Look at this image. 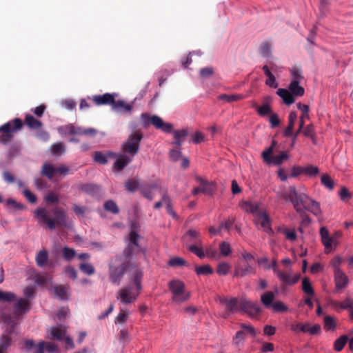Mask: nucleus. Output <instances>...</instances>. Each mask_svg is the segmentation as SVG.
Segmentation results:
<instances>
[{
	"label": "nucleus",
	"mask_w": 353,
	"mask_h": 353,
	"mask_svg": "<svg viewBox=\"0 0 353 353\" xmlns=\"http://www.w3.org/2000/svg\"><path fill=\"white\" fill-rule=\"evenodd\" d=\"M63 257L67 260L70 261L76 255V252L74 249L65 247L62 250Z\"/></svg>",
	"instance_id": "nucleus-53"
},
{
	"label": "nucleus",
	"mask_w": 353,
	"mask_h": 353,
	"mask_svg": "<svg viewBox=\"0 0 353 353\" xmlns=\"http://www.w3.org/2000/svg\"><path fill=\"white\" fill-rule=\"evenodd\" d=\"M82 190L89 194L95 195L100 192L101 188L94 184H85L82 186Z\"/></svg>",
	"instance_id": "nucleus-41"
},
{
	"label": "nucleus",
	"mask_w": 353,
	"mask_h": 353,
	"mask_svg": "<svg viewBox=\"0 0 353 353\" xmlns=\"http://www.w3.org/2000/svg\"><path fill=\"white\" fill-rule=\"evenodd\" d=\"M334 281L336 289L345 288L348 283V279L342 270L334 272Z\"/></svg>",
	"instance_id": "nucleus-18"
},
{
	"label": "nucleus",
	"mask_w": 353,
	"mask_h": 353,
	"mask_svg": "<svg viewBox=\"0 0 353 353\" xmlns=\"http://www.w3.org/2000/svg\"><path fill=\"white\" fill-rule=\"evenodd\" d=\"M80 270L88 274L92 275L95 272V269L94 266L90 263H82L79 265Z\"/></svg>",
	"instance_id": "nucleus-49"
},
{
	"label": "nucleus",
	"mask_w": 353,
	"mask_h": 353,
	"mask_svg": "<svg viewBox=\"0 0 353 353\" xmlns=\"http://www.w3.org/2000/svg\"><path fill=\"white\" fill-rule=\"evenodd\" d=\"M104 208L106 211L110 212L112 214H118L119 209L117 203L112 200H108L104 203Z\"/></svg>",
	"instance_id": "nucleus-47"
},
{
	"label": "nucleus",
	"mask_w": 353,
	"mask_h": 353,
	"mask_svg": "<svg viewBox=\"0 0 353 353\" xmlns=\"http://www.w3.org/2000/svg\"><path fill=\"white\" fill-rule=\"evenodd\" d=\"M22 120L19 118H15L12 121L7 122L0 126V143L7 144L13 137V134L20 130L23 127Z\"/></svg>",
	"instance_id": "nucleus-7"
},
{
	"label": "nucleus",
	"mask_w": 353,
	"mask_h": 353,
	"mask_svg": "<svg viewBox=\"0 0 353 353\" xmlns=\"http://www.w3.org/2000/svg\"><path fill=\"white\" fill-rule=\"evenodd\" d=\"M35 261L37 263V265L39 267H44L47 263L49 264V266L52 268L53 264L52 262H48V253L46 250H40L35 258Z\"/></svg>",
	"instance_id": "nucleus-22"
},
{
	"label": "nucleus",
	"mask_w": 353,
	"mask_h": 353,
	"mask_svg": "<svg viewBox=\"0 0 353 353\" xmlns=\"http://www.w3.org/2000/svg\"><path fill=\"white\" fill-rule=\"evenodd\" d=\"M183 242L187 249L200 259L205 257L202 247L201 234L199 230L190 229L183 236Z\"/></svg>",
	"instance_id": "nucleus-6"
},
{
	"label": "nucleus",
	"mask_w": 353,
	"mask_h": 353,
	"mask_svg": "<svg viewBox=\"0 0 353 353\" xmlns=\"http://www.w3.org/2000/svg\"><path fill=\"white\" fill-rule=\"evenodd\" d=\"M244 98L243 94H223L219 96V99L231 103L236 101L241 100Z\"/></svg>",
	"instance_id": "nucleus-42"
},
{
	"label": "nucleus",
	"mask_w": 353,
	"mask_h": 353,
	"mask_svg": "<svg viewBox=\"0 0 353 353\" xmlns=\"http://www.w3.org/2000/svg\"><path fill=\"white\" fill-rule=\"evenodd\" d=\"M24 346L27 351L34 348L33 353H43L45 350V341H41L36 345L34 341L29 339L25 341Z\"/></svg>",
	"instance_id": "nucleus-23"
},
{
	"label": "nucleus",
	"mask_w": 353,
	"mask_h": 353,
	"mask_svg": "<svg viewBox=\"0 0 353 353\" xmlns=\"http://www.w3.org/2000/svg\"><path fill=\"white\" fill-rule=\"evenodd\" d=\"M25 124L30 129H40L42 126L41 121L36 119L32 115L27 114L25 117Z\"/></svg>",
	"instance_id": "nucleus-32"
},
{
	"label": "nucleus",
	"mask_w": 353,
	"mask_h": 353,
	"mask_svg": "<svg viewBox=\"0 0 353 353\" xmlns=\"http://www.w3.org/2000/svg\"><path fill=\"white\" fill-rule=\"evenodd\" d=\"M275 298L274 293L272 291H267L261 296V302L266 308H270L274 304Z\"/></svg>",
	"instance_id": "nucleus-27"
},
{
	"label": "nucleus",
	"mask_w": 353,
	"mask_h": 353,
	"mask_svg": "<svg viewBox=\"0 0 353 353\" xmlns=\"http://www.w3.org/2000/svg\"><path fill=\"white\" fill-rule=\"evenodd\" d=\"M14 331L6 328L0 336V353H8V348L11 345L12 339L10 335Z\"/></svg>",
	"instance_id": "nucleus-16"
},
{
	"label": "nucleus",
	"mask_w": 353,
	"mask_h": 353,
	"mask_svg": "<svg viewBox=\"0 0 353 353\" xmlns=\"http://www.w3.org/2000/svg\"><path fill=\"white\" fill-rule=\"evenodd\" d=\"M258 220L260 222L263 230L268 234L273 232L270 225V219L269 216L265 212H259L257 214Z\"/></svg>",
	"instance_id": "nucleus-19"
},
{
	"label": "nucleus",
	"mask_w": 353,
	"mask_h": 353,
	"mask_svg": "<svg viewBox=\"0 0 353 353\" xmlns=\"http://www.w3.org/2000/svg\"><path fill=\"white\" fill-rule=\"evenodd\" d=\"M279 231L283 232L285 235L287 239L290 241H295L296 239V234L294 230H289L288 228H283V229H279Z\"/></svg>",
	"instance_id": "nucleus-54"
},
{
	"label": "nucleus",
	"mask_w": 353,
	"mask_h": 353,
	"mask_svg": "<svg viewBox=\"0 0 353 353\" xmlns=\"http://www.w3.org/2000/svg\"><path fill=\"white\" fill-rule=\"evenodd\" d=\"M303 168L304 174L310 176H316L319 173L318 167L312 165H308L303 167Z\"/></svg>",
	"instance_id": "nucleus-50"
},
{
	"label": "nucleus",
	"mask_w": 353,
	"mask_h": 353,
	"mask_svg": "<svg viewBox=\"0 0 353 353\" xmlns=\"http://www.w3.org/2000/svg\"><path fill=\"white\" fill-rule=\"evenodd\" d=\"M262 69L264 72V74H265V76L268 78L265 81V84L272 88H277L278 83L276 82L275 77H274V74L271 72V71L270 70L269 67L268 65H265L263 66Z\"/></svg>",
	"instance_id": "nucleus-30"
},
{
	"label": "nucleus",
	"mask_w": 353,
	"mask_h": 353,
	"mask_svg": "<svg viewBox=\"0 0 353 353\" xmlns=\"http://www.w3.org/2000/svg\"><path fill=\"white\" fill-rule=\"evenodd\" d=\"M272 269L274 272L276 274L277 277L280 281L285 285H292L296 283L300 279L301 275L296 274L292 275L290 273H287L283 271H280L277 268V263L276 260L272 261V265H268L266 267V270Z\"/></svg>",
	"instance_id": "nucleus-11"
},
{
	"label": "nucleus",
	"mask_w": 353,
	"mask_h": 353,
	"mask_svg": "<svg viewBox=\"0 0 353 353\" xmlns=\"http://www.w3.org/2000/svg\"><path fill=\"white\" fill-rule=\"evenodd\" d=\"M240 311L253 318L261 313V309L256 302H253L245 298H241Z\"/></svg>",
	"instance_id": "nucleus-13"
},
{
	"label": "nucleus",
	"mask_w": 353,
	"mask_h": 353,
	"mask_svg": "<svg viewBox=\"0 0 353 353\" xmlns=\"http://www.w3.org/2000/svg\"><path fill=\"white\" fill-rule=\"evenodd\" d=\"M51 152L54 155H61L65 152V146L62 143H57L51 146Z\"/></svg>",
	"instance_id": "nucleus-51"
},
{
	"label": "nucleus",
	"mask_w": 353,
	"mask_h": 353,
	"mask_svg": "<svg viewBox=\"0 0 353 353\" xmlns=\"http://www.w3.org/2000/svg\"><path fill=\"white\" fill-rule=\"evenodd\" d=\"M241 299L236 297H222L220 299V303L225 305V311L223 314L224 318H227L230 314L240 311Z\"/></svg>",
	"instance_id": "nucleus-12"
},
{
	"label": "nucleus",
	"mask_w": 353,
	"mask_h": 353,
	"mask_svg": "<svg viewBox=\"0 0 353 353\" xmlns=\"http://www.w3.org/2000/svg\"><path fill=\"white\" fill-rule=\"evenodd\" d=\"M291 75L293 79V81H299L303 79L302 72L301 69L297 68H293L290 70Z\"/></svg>",
	"instance_id": "nucleus-63"
},
{
	"label": "nucleus",
	"mask_w": 353,
	"mask_h": 353,
	"mask_svg": "<svg viewBox=\"0 0 353 353\" xmlns=\"http://www.w3.org/2000/svg\"><path fill=\"white\" fill-rule=\"evenodd\" d=\"M271 307L275 312H284L288 310V306L281 301H275Z\"/></svg>",
	"instance_id": "nucleus-52"
},
{
	"label": "nucleus",
	"mask_w": 353,
	"mask_h": 353,
	"mask_svg": "<svg viewBox=\"0 0 353 353\" xmlns=\"http://www.w3.org/2000/svg\"><path fill=\"white\" fill-rule=\"evenodd\" d=\"M69 286L68 285H55L54 286V292L55 295L61 300H67L69 298Z\"/></svg>",
	"instance_id": "nucleus-25"
},
{
	"label": "nucleus",
	"mask_w": 353,
	"mask_h": 353,
	"mask_svg": "<svg viewBox=\"0 0 353 353\" xmlns=\"http://www.w3.org/2000/svg\"><path fill=\"white\" fill-rule=\"evenodd\" d=\"M130 265V259H126L121 255H116L109 263V276L110 281L119 285L127 270Z\"/></svg>",
	"instance_id": "nucleus-5"
},
{
	"label": "nucleus",
	"mask_w": 353,
	"mask_h": 353,
	"mask_svg": "<svg viewBox=\"0 0 353 353\" xmlns=\"http://www.w3.org/2000/svg\"><path fill=\"white\" fill-rule=\"evenodd\" d=\"M139 182L137 179H129L125 183V189L130 192H133L140 187Z\"/></svg>",
	"instance_id": "nucleus-43"
},
{
	"label": "nucleus",
	"mask_w": 353,
	"mask_h": 353,
	"mask_svg": "<svg viewBox=\"0 0 353 353\" xmlns=\"http://www.w3.org/2000/svg\"><path fill=\"white\" fill-rule=\"evenodd\" d=\"M143 274L141 270H136L132 275V281L135 288L131 285L123 288L118 292L117 299L123 304H129L134 302L138 297L142 288L141 281Z\"/></svg>",
	"instance_id": "nucleus-3"
},
{
	"label": "nucleus",
	"mask_w": 353,
	"mask_h": 353,
	"mask_svg": "<svg viewBox=\"0 0 353 353\" xmlns=\"http://www.w3.org/2000/svg\"><path fill=\"white\" fill-rule=\"evenodd\" d=\"M157 185L156 183H142L139 187V191L143 195L144 197L149 200H152L153 199L152 195V190L157 188Z\"/></svg>",
	"instance_id": "nucleus-20"
},
{
	"label": "nucleus",
	"mask_w": 353,
	"mask_h": 353,
	"mask_svg": "<svg viewBox=\"0 0 353 353\" xmlns=\"http://www.w3.org/2000/svg\"><path fill=\"white\" fill-rule=\"evenodd\" d=\"M16 298L15 294L11 292L0 290V302H12Z\"/></svg>",
	"instance_id": "nucleus-45"
},
{
	"label": "nucleus",
	"mask_w": 353,
	"mask_h": 353,
	"mask_svg": "<svg viewBox=\"0 0 353 353\" xmlns=\"http://www.w3.org/2000/svg\"><path fill=\"white\" fill-rule=\"evenodd\" d=\"M303 133L305 137L311 138L313 141L314 140L315 133L314 128L313 125L310 124L307 125L305 128H303Z\"/></svg>",
	"instance_id": "nucleus-60"
},
{
	"label": "nucleus",
	"mask_w": 353,
	"mask_h": 353,
	"mask_svg": "<svg viewBox=\"0 0 353 353\" xmlns=\"http://www.w3.org/2000/svg\"><path fill=\"white\" fill-rule=\"evenodd\" d=\"M52 212L53 217L48 216V210L44 208H38L34 211V215L38 219L39 223L46 224L50 230H54L57 227H66L68 216L63 209L59 207L54 208Z\"/></svg>",
	"instance_id": "nucleus-2"
},
{
	"label": "nucleus",
	"mask_w": 353,
	"mask_h": 353,
	"mask_svg": "<svg viewBox=\"0 0 353 353\" xmlns=\"http://www.w3.org/2000/svg\"><path fill=\"white\" fill-rule=\"evenodd\" d=\"M283 198L290 201L296 212L303 218V223H310V219L305 211L312 213L315 216L321 214V208L319 202L311 199L303 192L297 191L294 186H290L287 191L283 192Z\"/></svg>",
	"instance_id": "nucleus-1"
},
{
	"label": "nucleus",
	"mask_w": 353,
	"mask_h": 353,
	"mask_svg": "<svg viewBox=\"0 0 353 353\" xmlns=\"http://www.w3.org/2000/svg\"><path fill=\"white\" fill-rule=\"evenodd\" d=\"M289 90L293 97H301L304 94V88L299 85V81H292L289 85Z\"/></svg>",
	"instance_id": "nucleus-29"
},
{
	"label": "nucleus",
	"mask_w": 353,
	"mask_h": 353,
	"mask_svg": "<svg viewBox=\"0 0 353 353\" xmlns=\"http://www.w3.org/2000/svg\"><path fill=\"white\" fill-rule=\"evenodd\" d=\"M255 273L254 268L249 264H245L242 266H237L235 268L234 276H241L243 277L248 274H252Z\"/></svg>",
	"instance_id": "nucleus-24"
},
{
	"label": "nucleus",
	"mask_w": 353,
	"mask_h": 353,
	"mask_svg": "<svg viewBox=\"0 0 353 353\" xmlns=\"http://www.w3.org/2000/svg\"><path fill=\"white\" fill-rule=\"evenodd\" d=\"M41 174L48 177L49 179H52L56 174L55 167L50 163H44L42 166Z\"/></svg>",
	"instance_id": "nucleus-33"
},
{
	"label": "nucleus",
	"mask_w": 353,
	"mask_h": 353,
	"mask_svg": "<svg viewBox=\"0 0 353 353\" xmlns=\"http://www.w3.org/2000/svg\"><path fill=\"white\" fill-rule=\"evenodd\" d=\"M73 212L77 216H83L88 211V208L85 206L74 204L72 205Z\"/></svg>",
	"instance_id": "nucleus-62"
},
{
	"label": "nucleus",
	"mask_w": 353,
	"mask_h": 353,
	"mask_svg": "<svg viewBox=\"0 0 353 353\" xmlns=\"http://www.w3.org/2000/svg\"><path fill=\"white\" fill-rule=\"evenodd\" d=\"M142 138L143 136L141 132L131 134L122 145L123 152L134 156L139 151Z\"/></svg>",
	"instance_id": "nucleus-10"
},
{
	"label": "nucleus",
	"mask_w": 353,
	"mask_h": 353,
	"mask_svg": "<svg viewBox=\"0 0 353 353\" xmlns=\"http://www.w3.org/2000/svg\"><path fill=\"white\" fill-rule=\"evenodd\" d=\"M242 208L248 212L256 213L259 210V204L256 202L245 201L242 204Z\"/></svg>",
	"instance_id": "nucleus-38"
},
{
	"label": "nucleus",
	"mask_w": 353,
	"mask_h": 353,
	"mask_svg": "<svg viewBox=\"0 0 353 353\" xmlns=\"http://www.w3.org/2000/svg\"><path fill=\"white\" fill-rule=\"evenodd\" d=\"M320 235L321 237V241L325 246V250H328L330 248V236L329 234V231L325 227H321L320 229Z\"/></svg>",
	"instance_id": "nucleus-35"
},
{
	"label": "nucleus",
	"mask_w": 353,
	"mask_h": 353,
	"mask_svg": "<svg viewBox=\"0 0 353 353\" xmlns=\"http://www.w3.org/2000/svg\"><path fill=\"white\" fill-rule=\"evenodd\" d=\"M112 108L114 110L123 112H130L132 110V105L131 104L126 103L123 100L116 101L114 99V103H113Z\"/></svg>",
	"instance_id": "nucleus-28"
},
{
	"label": "nucleus",
	"mask_w": 353,
	"mask_h": 353,
	"mask_svg": "<svg viewBox=\"0 0 353 353\" xmlns=\"http://www.w3.org/2000/svg\"><path fill=\"white\" fill-rule=\"evenodd\" d=\"M131 161H132V158H130L126 155H121L115 161L114 168L116 169H117L118 170H121Z\"/></svg>",
	"instance_id": "nucleus-34"
},
{
	"label": "nucleus",
	"mask_w": 353,
	"mask_h": 353,
	"mask_svg": "<svg viewBox=\"0 0 353 353\" xmlns=\"http://www.w3.org/2000/svg\"><path fill=\"white\" fill-rule=\"evenodd\" d=\"M230 269V266L227 263H221L218 265L216 272L219 275H226Z\"/></svg>",
	"instance_id": "nucleus-55"
},
{
	"label": "nucleus",
	"mask_w": 353,
	"mask_h": 353,
	"mask_svg": "<svg viewBox=\"0 0 353 353\" xmlns=\"http://www.w3.org/2000/svg\"><path fill=\"white\" fill-rule=\"evenodd\" d=\"M321 182L322 185L329 190H332L334 186V183L331 176L327 174H323L321 177Z\"/></svg>",
	"instance_id": "nucleus-46"
},
{
	"label": "nucleus",
	"mask_w": 353,
	"mask_h": 353,
	"mask_svg": "<svg viewBox=\"0 0 353 353\" xmlns=\"http://www.w3.org/2000/svg\"><path fill=\"white\" fill-rule=\"evenodd\" d=\"M50 339L61 341H63V338L66 334V330L59 327H51L50 328Z\"/></svg>",
	"instance_id": "nucleus-21"
},
{
	"label": "nucleus",
	"mask_w": 353,
	"mask_h": 353,
	"mask_svg": "<svg viewBox=\"0 0 353 353\" xmlns=\"http://www.w3.org/2000/svg\"><path fill=\"white\" fill-rule=\"evenodd\" d=\"M287 159L288 155L284 152H282L280 154L273 156L272 157L271 163H273L274 165H280L283 162L284 160Z\"/></svg>",
	"instance_id": "nucleus-56"
},
{
	"label": "nucleus",
	"mask_w": 353,
	"mask_h": 353,
	"mask_svg": "<svg viewBox=\"0 0 353 353\" xmlns=\"http://www.w3.org/2000/svg\"><path fill=\"white\" fill-rule=\"evenodd\" d=\"M348 341V337L347 335H342L338 338L334 343V350L336 352H341L345 344Z\"/></svg>",
	"instance_id": "nucleus-39"
},
{
	"label": "nucleus",
	"mask_w": 353,
	"mask_h": 353,
	"mask_svg": "<svg viewBox=\"0 0 353 353\" xmlns=\"http://www.w3.org/2000/svg\"><path fill=\"white\" fill-rule=\"evenodd\" d=\"M310 324L309 323H305V324H302V323H296V324H292L291 325V330L294 332H298L299 331H301L303 332H307V327H309Z\"/></svg>",
	"instance_id": "nucleus-57"
},
{
	"label": "nucleus",
	"mask_w": 353,
	"mask_h": 353,
	"mask_svg": "<svg viewBox=\"0 0 353 353\" xmlns=\"http://www.w3.org/2000/svg\"><path fill=\"white\" fill-rule=\"evenodd\" d=\"M117 96L116 93H105L102 95H94L92 99L96 105H111L112 107Z\"/></svg>",
	"instance_id": "nucleus-15"
},
{
	"label": "nucleus",
	"mask_w": 353,
	"mask_h": 353,
	"mask_svg": "<svg viewBox=\"0 0 353 353\" xmlns=\"http://www.w3.org/2000/svg\"><path fill=\"white\" fill-rule=\"evenodd\" d=\"M169 289L172 294V301L181 303L189 300L190 297V292L185 290V286L183 282L180 280H172L169 283Z\"/></svg>",
	"instance_id": "nucleus-8"
},
{
	"label": "nucleus",
	"mask_w": 353,
	"mask_h": 353,
	"mask_svg": "<svg viewBox=\"0 0 353 353\" xmlns=\"http://www.w3.org/2000/svg\"><path fill=\"white\" fill-rule=\"evenodd\" d=\"M195 272L197 275H210L213 273V270L209 265L196 266Z\"/></svg>",
	"instance_id": "nucleus-44"
},
{
	"label": "nucleus",
	"mask_w": 353,
	"mask_h": 353,
	"mask_svg": "<svg viewBox=\"0 0 353 353\" xmlns=\"http://www.w3.org/2000/svg\"><path fill=\"white\" fill-rule=\"evenodd\" d=\"M329 5H330L329 0H320L319 11H320L321 15L322 17H324L327 14V13L328 12Z\"/></svg>",
	"instance_id": "nucleus-58"
},
{
	"label": "nucleus",
	"mask_w": 353,
	"mask_h": 353,
	"mask_svg": "<svg viewBox=\"0 0 353 353\" xmlns=\"http://www.w3.org/2000/svg\"><path fill=\"white\" fill-rule=\"evenodd\" d=\"M297 118V114L295 112H292L290 113L288 116V125L285 130H284V136L285 137H290L292 135V130L294 128V125L295 121Z\"/></svg>",
	"instance_id": "nucleus-31"
},
{
	"label": "nucleus",
	"mask_w": 353,
	"mask_h": 353,
	"mask_svg": "<svg viewBox=\"0 0 353 353\" xmlns=\"http://www.w3.org/2000/svg\"><path fill=\"white\" fill-rule=\"evenodd\" d=\"M196 180L199 183V188L201 193L212 194L214 190V186L212 183L203 179L201 176H196Z\"/></svg>",
	"instance_id": "nucleus-17"
},
{
	"label": "nucleus",
	"mask_w": 353,
	"mask_h": 353,
	"mask_svg": "<svg viewBox=\"0 0 353 353\" xmlns=\"http://www.w3.org/2000/svg\"><path fill=\"white\" fill-rule=\"evenodd\" d=\"M302 290L304 293L310 296H314V290L312 286L309 278L307 277H305L302 280Z\"/></svg>",
	"instance_id": "nucleus-37"
},
{
	"label": "nucleus",
	"mask_w": 353,
	"mask_h": 353,
	"mask_svg": "<svg viewBox=\"0 0 353 353\" xmlns=\"http://www.w3.org/2000/svg\"><path fill=\"white\" fill-rule=\"evenodd\" d=\"M128 316V311L121 310L115 319V323H123L126 321Z\"/></svg>",
	"instance_id": "nucleus-64"
},
{
	"label": "nucleus",
	"mask_w": 353,
	"mask_h": 353,
	"mask_svg": "<svg viewBox=\"0 0 353 353\" xmlns=\"http://www.w3.org/2000/svg\"><path fill=\"white\" fill-rule=\"evenodd\" d=\"M219 248H220L221 254L223 256H229L232 252V250H231L230 244L225 241L222 242L220 244Z\"/></svg>",
	"instance_id": "nucleus-59"
},
{
	"label": "nucleus",
	"mask_w": 353,
	"mask_h": 353,
	"mask_svg": "<svg viewBox=\"0 0 353 353\" xmlns=\"http://www.w3.org/2000/svg\"><path fill=\"white\" fill-rule=\"evenodd\" d=\"M272 45L270 42L265 41L261 44L260 53L263 57H270Z\"/></svg>",
	"instance_id": "nucleus-40"
},
{
	"label": "nucleus",
	"mask_w": 353,
	"mask_h": 353,
	"mask_svg": "<svg viewBox=\"0 0 353 353\" xmlns=\"http://www.w3.org/2000/svg\"><path fill=\"white\" fill-rule=\"evenodd\" d=\"M94 159L96 162L104 165L108 162L107 157L101 152H95L94 154Z\"/></svg>",
	"instance_id": "nucleus-61"
},
{
	"label": "nucleus",
	"mask_w": 353,
	"mask_h": 353,
	"mask_svg": "<svg viewBox=\"0 0 353 353\" xmlns=\"http://www.w3.org/2000/svg\"><path fill=\"white\" fill-rule=\"evenodd\" d=\"M140 236L134 230L130 233L129 240L130 242L127 248L123 250V257L126 259L131 258L132 254L134 252L139 251L140 246L139 245V239Z\"/></svg>",
	"instance_id": "nucleus-14"
},
{
	"label": "nucleus",
	"mask_w": 353,
	"mask_h": 353,
	"mask_svg": "<svg viewBox=\"0 0 353 353\" xmlns=\"http://www.w3.org/2000/svg\"><path fill=\"white\" fill-rule=\"evenodd\" d=\"M324 329L326 331H334L336 327V319L330 315L324 317Z\"/></svg>",
	"instance_id": "nucleus-36"
},
{
	"label": "nucleus",
	"mask_w": 353,
	"mask_h": 353,
	"mask_svg": "<svg viewBox=\"0 0 353 353\" xmlns=\"http://www.w3.org/2000/svg\"><path fill=\"white\" fill-rule=\"evenodd\" d=\"M163 201L164 204L166 205V209H167L168 213L169 214L172 215V216H175L176 214H175L174 211L173 210L171 199L167 193H164L163 194Z\"/></svg>",
	"instance_id": "nucleus-48"
},
{
	"label": "nucleus",
	"mask_w": 353,
	"mask_h": 353,
	"mask_svg": "<svg viewBox=\"0 0 353 353\" xmlns=\"http://www.w3.org/2000/svg\"><path fill=\"white\" fill-rule=\"evenodd\" d=\"M30 309V303L28 300L19 298L13 305V311L12 313L2 311L1 312V318L4 323L8 325V329L14 330L17 321L20 316L27 313Z\"/></svg>",
	"instance_id": "nucleus-4"
},
{
	"label": "nucleus",
	"mask_w": 353,
	"mask_h": 353,
	"mask_svg": "<svg viewBox=\"0 0 353 353\" xmlns=\"http://www.w3.org/2000/svg\"><path fill=\"white\" fill-rule=\"evenodd\" d=\"M141 119L144 126L148 127L150 125H154L157 129L161 130L164 132H172L173 129L172 124L165 123L157 115H150L148 113H142Z\"/></svg>",
	"instance_id": "nucleus-9"
},
{
	"label": "nucleus",
	"mask_w": 353,
	"mask_h": 353,
	"mask_svg": "<svg viewBox=\"0 0 353 353\" xmlns=\"http://www.w3.org/2000/svg\"><path fill=\"white\" fill-rule=\"evenodd\" d=\"M276 94L283 99L286 105H291L294 102V97L290 90L283 88L278 89Z\"/></svg>",
	"instance_id": "nucleus-26"
}]
</instances>
